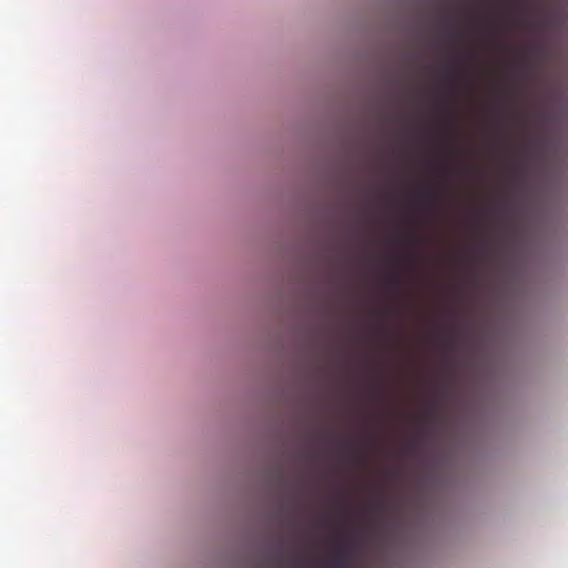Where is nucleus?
<instances>
[{
    "mask_svg": "<svg viewBox=\"0 0 568 568\" xmlns=\"http://www.w3.org/2000/svg\"><path fill=\"white\" fill-rule=\"evenodd\" d=\"M345 557H346L345 550L343 548L337 549L334 555V558H333L334 566H336V567L344 566Z\"/></svg>",
    "mask_w": 568,
    "mask_h": 568,
    "instance_id": "obj_1",
    "label": "nucleus"
},
{
    "mask_svg": "<svg viewBox=\"0 0 568 568\" xmlns=\"http://www.w3.org/2000/svg\"><path fill=\"white\" fill-rule=\"evenodd\" d=\"M423 197H424L426 201H428V202H430V203H434V202H436V201H437L438 195H437V193H436V192H434V191H427V192H425V193L423 194Z\"/></svg>",
    "mask_w": 568,
    "mask_h": 568,
    "instance_id": "obj_2",
    "label": "nucleus"
}]
</instances>
